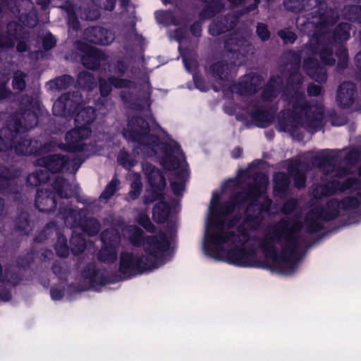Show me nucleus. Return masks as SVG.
I'll use <instances>...</instances> for the list:
<instances>
[{"label": "nucleus", "instance_id": "f257e3e1", "mask_svg": "<svg viewBox=\"0 0 361 361\" xmlns=\"http://www.w3.org/2000/svg\"><path fill=\"white\" fill-rule=\"evenodd\" d=\"M252 182L231 196L219 207L221 219L216 230L206 234L205 252L212 257L224 260L238 267H258L257 245L265 256L262 267L272 271L291 274L297 269L301 253L309 244L302 233L300 220L283 217L269 226L263 237L251 238L250 231L259 228L263 220L262 213L268 211L271 200L266 198L267 206L259 201L267 192V176L255 173Z\"/></svg>", "mask_w": 361, "mask_h": 361}, {"label": "nucleus", "instance_id": "f03ea898", "mask_svg": "<svg viewBox=\"0 0 361 361\" xmlns=\"http://www.w3.org/2000/svg\"><path fill=\"white\" fill-rule=\"evenodd\" d=\"M286 55L295 60L287 79L288 109L278 116V129L280 131L296 134L302 127L315 132L322 128L324 106L322 102H307L303 90H300L303 77L300 73V55L290 51Z\"/></svg>", "mask_w": 361, "mask_h": 361}, {"label": "nucleus", "instance_id": "7ed1b4c3", "mask_svg": "<svg viewBox=\"0 0 361 361\" xmlns=\"http://www.w3.org/2000/svg\"><path fill=\"white\" fill-rule=\"evenodd\" d=\"M54 116H69L77 112L75 118V128L65 135V143L59 145V148L69 152H91L94 146L87 142L92 135L90 125L95 121L96 109L91 106H84L83 99L79 91L63 94L53 104Z\"/></svg>", "mask_w": 361, "mask_h": 361}, {"label": "nucleus", "instance_id": "20e7f679", "mask_svg": "<svg viewBox=\"0 0 361 361\" xmlns=\"http://www.w3.org/2000/svg\"><path fill=\"white\" fill-rule=\"evenodd\" d=\"M40 110L39 102L31 97L23 96L20 102L19 111L11 114L6 126L0 130V152H11L18 155L37 154L41 143L25 138L23 134L38 123L36 110Z\"/></svg>", "mask_w": 361, "mask_h": 361}, {"label": "nucleus", "instance_id": "39448f33", "mask_svg": "<svg viewBox=\"0 0 361 361\" xmlns=\"http://www.w3.org/2000/svg\"><path fill=\"white\" fill-rule=\"evenodd\" d=\"M128 234L130 243L135 247L142 246L147 255L122 252L120 255L118 271L123 279H130L157 268L159 260L170 247L167 235L164 232L144 236L141 228L131 226L128 228Z\"/></svg>", "mask_w": 361, "mask_h": 361}, {"label": "nucleus", "instance_id": "423d86ee", "mask_svg": "<svg viewBox=\"0 0 361 361\" xmlns=\"http://www.w3.org/2000/svg\"><path fill=\"white\" fill-rule=\"evenodd\" d=\"M334 23L326 24L322 28H316L313 33L307 32L312 37L308 44L305 46L307 54L318 56L321 62L329 66L336 64V56L338 59L337 66L340 69L345 68L348 61L347 49L342 44L349 39L350 35V25L341 23L335 28L333 34L328 32V27Z\"/></svg>", "mask_w": 361, "mask_h": 361}, {"label": "nucleus", "instance_id": "0eeeda50", "mask_svg": "<svg viewBox=\"0 0 361 361\" xmlns=\"http://www.w3.org/2000/svg\"><path fill=\"white\" fill-rule=\"evenodd\" d=\"M101 98L96 104L97 110L103 115L106 114L114 106L112 100L107 97L112 91V87L116 89H125L120 92L122 102L130 109L141 110L147 104L149 94L141 95L140 92H135L137 83L133 80L111 75L107 79L99 80Z\"/></svg>", "mask_w": 361, "mask_h": 361}, {"label": "nucleus", "instance_id": "6e6552de", "mask_svg": "<svg viewBox=\"0 0 361 361\" xmlns=\"http://www.w3.org/2000/svg\"><path fill=\"white\" fill-rule=\"evenodd\" d=\"M283 79L280 75H271L263 89L259 99L252 100L248 108L250 116L254 124L259 128H267L271 125L274 118V111L268 109L267 102H272L282 90Z\"/></svg>", "mask_w": 361, "mask_h": 361}, {"label": "nucleus", "instance_id": "1a4fd4ad", "mask_svg": "<svg viewBox=\"0 0 361 361\" xmlns=\"http://www.w3.org/2000/svg\"><path fill=\"white\" fill-rule=\"evenodd\" d=\"M123 135L128 141L135 144L133 147L135 154L143 153L147 157L156 154L154 147L159 145V138L149 133V124L143 118L134 116L130 118L123 129Z\"/></svg>", "mask_w": 361, "mask_h": 361}, {"label": "nucleus", "instance_id": "9d476101", "mask_svg": "<svg viewBox=\"0 0 361 361\" xmlns=\"http://www.w3.org/2000/svg\"><path fill=\"white\" fill-rule=\"evenodd\" d=\"M166 150L168 154L163 160V164L166 169L173 171L174 180L171 181V188L175 195H179L184 190L189 176L188 164L180 146L176 142L168 144Z\"/></svg>", "mask_w": 361, "mask_h": 361}, {"label": "nucleus", "instance_id": "9b49d317", "mask_svg": "<svg viewBox=\"0 0 361 361\" xmlns=\"http://www.w3.org/2000/svg\"><path fill=\"white\" fill-rule=\"evenodd\" d=\"M301 4L302 12L311 11L307 14V21L302 23L304 29L322 28L339 18L338 12L327 9L326 3L322 0H302Z\"/></svg>", "mask_w": 361, "mask_h": 361}, {"label": "nucleus", "instance_id": "f8f14e48", "mask_svg": "<svg viewBox=\"0 0 361 361\" xmlns=\"http://www.w3.org/2000/svg\"><path fill=\"white\" fill-rule=\"evenodd\" d=\"M85 159L81 156L70 158L66 155L52 154L37 159L35 164L44 167L49 173H59L66 170L69 173H75Z\"/></svg>", "mask_w": 361, "mask_h": 361}, {"label": "nucleus", "instance_id": "ddd939ff", "mask_svg": "<svg viewBox=\"0 0 361 361\" xmlns=\"http://www.w3.org/2000/svg\"><path fill=\"white\" fill-rule=\"evenodd\" d=\"M29 32L17 22L11 21L7 24L4 34L0 33V49H11L18 42L17 51L25 52L29 48Z\"/></svg>", "mask_w": 361, "mask_h": 361}, {"label": "nucleus", "instance_id": "4468645a", "mask_svg": "<svg viewBox=\"0 0 361 361\" xmlns=\"http://www.w3.org/2000/svg\"><path fill=\"white\" fill-rule=\"evenodd\" d=\"M142 170L149 185L152 188V190L147 191L144 196V203L149 204L153 202L163 200L166 181L162 172L149 163H144L142 164Z\"/></svg>", "mask_w": 361, "mask_h": 361}, {"label": "nucleus", "instance_id": "2eb2a0df", "mask_svg": "<svg viewBox=\"0 0 361 361\" xmlns=\"http://www.w3.org/2000/svg\"><path fill=\"white\" fill-rule=\"evenodd\" d=\"M361 186V180L357 178H348L343 182L331 180L322 185H317L312 190L314 199L321 200L325 197H330L338 191L358 190Z\"/></svg>", "mask_w": 361, "mask_h": 361}, {"label": "nucleus", "instance_id": "dca6fc26", "mask_svg": "<svg viewBox=\"0 0 361 361\" xmlns=\"http://www.w3.org/2000/svg\"><path fill=\"white\" fill-rule=\"evenodd\" d=\"M338 161V157L330 154L316 155L312 158V164L325 175L336 178H343L348 176L349 174L348 169L344 166H337Z\"/></svg>", "mask_w": 361, "mask_h": 361}, {"label": "nucleus", "instance_id": "f3484780", "mask_svg": "<svg viewBox=\"0 0 361 361\" xmlns=\"http://www.w3.org/2000/svg\"><path fill=\"white\" fill-rule=\"evenodd\" d=\"M75 49L82 52L81 56L82 65L90 70L97 69L102 62L107 60V56L97 48L90 47L82 41H77L74 43Z\"/></svg>", "mask_w": 361, "mask_h": 361}, {"label": "nucleus", "instance_id": "a211bd4d", "mask_svg": "<svg viewBox=\"0 0 361 361\" xmlns=\"http://www.w3.org/2000/svg\"><path fill=\"white\" fill-rule=\"evenodd\" d=\"M263 82L264 79L261 75L251 73L245 75L238 82L233 84L231 90L240 96L249 97L257 92Z\"/></svg>", "mask_w": 361, "mask_h": 361}, {"label": "nucleus", "instance_id": "6ab92c4d", "mask_svg": "<svg viewBox=\"0 0 361 361\" xmlns=\"http://www.w3.org/2000/svg\"><path fill=\"white\" fill-rule=\"evenodd\" d=\"M358 93L355 85L351 82H343L338 88L336 102L342 108L353 106L355 109H361L357 100Z\"/></svg>", "mask_w": 361, "mask_h": 361}, {"label": "nucleus", "instance_id": "aec40b11", "mask_svg": "<svg viewBox=\"0 0 361 361\" xmlns=\"http://www.w3.org/2000/svg\"><path fill=\"white\" fill-rule=\"evenodd\" d=\"M83 38L92 44L107 46L114 41L115 35L103 27L92 26L84 30Z\"/></svg>", "mask_w": 361, "mask_h": 361}, {"label": "nucleus", "instance_id": "412c9836", "mask_svg": "<svg viewBox=\"0 0 361 361\" xmlns=\"http://www.w3.org/2000/svg\"><path fill=\"white\" fill-rule=\"evenodd\" d=\"M224 47L226 51L233 54L232 58L240 60L239 56H245L248 54H253V47L245 37H238L237 34L227 39Z\"/></svg>", "mask_w": 361, "mask_h": 361}, {"label": "nucleus", "instance_id": "4be33fe9", "mask_svg": "<svg viewBox=\"0 0 361 361\" xmlns=\"http://www.w3.org/2000/svg\"><path fill=\"white\" fill-rule=\"evenodd\" d=\"M87 216L85 209H73L69 207H59V216L63 220L64 224L71 228H80L84 218Z\"/></svg>", "mask_w": 361, "mask_h": 361}, {"label": "nucleus", "instance_id": "5701e85b", "mask_svg": "<svg viewBox=\"0 0 361 361\" xmlns=\"http://www.w3.org/2000/svg\"><path fill=\"white\" fill-rule=\"evenodd\" d=\"M23 4L26 6V11H22L21 9L16 8H9L19 20L28 27H34L38 23L37 15L34 10V4L31 0L23 1Z\"/></svg>", "mask_w": 361, "mask_h": 361}, {"label": "nucleus", "instance_id": "b1692460", "mask_svg": "<svg viewBox=\"0 0 361 361\" xmlns=\"http://www.w3.org/2000/svg\"><path fill=\"white\" fill-rule=\"evenodd\" d=\"M16 177V171L4 166H0V191L4 194L18 192Z\"/></svg>", "mask_w": 361, "mask_h": 361}, {"label": "nucleus", "instance_id": "393cba45", "mask_svg": "<svg viewBox=\"0 0 361 361\" xmlns=\"http://www.w3.org/2000/svg\"><path fill=\"white\" fill-rule=\"evenodd\" d=\"M55 193L48 190H38L35 197V207L41 212L49 213L56 207Z\"/></svg>", "mask_w": 361, "mask_h": 361}, {"label": "nucleus", "instance_id": "a878e982", "mask_svg": "<svg viewBox=\"0 0 361 361\" xmlns=\"http://www.w3.org/2000/svg\"><path fill=\"white\" fill-rule=\"evenodd\" d=\"M303 69L314 80L324 82L327 80V71L322 67L317 59L310 57L303 62Z\"/></svg>", "mask_w": 361, "mask_h": 361}, {"label": "nucleus", "instance_id": "bb28decb", "mask_svg": "<svg viewBox=\"0 0 361 361\" xmlns=\"http://www.w3.org/2000/svg\"><path fill=\"white\" fill-rule=\"evenodd\" d=\"M301 161L290 159L287 167L288 176L293 178L294 186L300 190L305 188L307 177L305 171L300 170Z\"/></svg>", "mask_w": 361, "mask_h": 361}, {"label": "nucleus", "instance_id": "cd10ccee", "mask_svg": "<svg viewBox=\"0 0 361 361\" xmlns=\"http://www.w3.org/2000/svg\"><path fill=\"white\" fill-rule=\"evenodd\" d=\"M82 276L87 280L91 286H104L107 280L104 277V271L96 269L94 263L87 264L83 269Z\"/></svg>", "mask_w": 361, "mask_h": 361}, {"label": "nucleus", "instance_id": "c85d7f7f", "mask_svg": "<svg viewBox=\"0 0 361 361\" xmlns=\"http://www.w3.org/2000/svg\"><path fill=\"white\" fill-rule=\"evenodd\" d=\"M236 65L235 61L231 63L220 61L212 65L209 70L212 76L216 80H226L228 79L231 72L235 69Z\"/></svg>", "mask_w": 361, "mask_h": 361}, {"label": "nucleus", "instance_id": "c756f323", "mask_svg": "<svg viewBox=\"0 0 361 361\" xmlns=\"http://www.w3.org/2000/svg\"><path fill=\"white\" fill-rule=\"evenodd\" d=\"M274 192L276 196L283 198L288 194L290 186V177L284 172H277L273 178Z\"/></svg>", "mask_w": 361, "mask_h": 361}, {"label": "nucleus", "instance_id": "7c9ffc66", "mask_svg": "<svg viewBox=\"0 0 361 361\" xmlns=\"http://www.w3.org/2000/svg\"><path fill=\"white\" fill-rule=\"evenodd\" d=\"M75 79L73 77L69 75H63L49 80L46 84V87L51 91H60L68 88L73 85Z\"/></svg>", "mask_w": 361, "mask_h": 361}, {"label": "nucleus", "instance_id": "2f4dec72", "mask_svg": "<svg viewBox=\"0 0 361 361\" xmlns=\"http://www.w3.org/2000/svg\"><path fill=\"white\" fill-rule=\"evenodd\" d=\"M207 3L206 6L200 13L202 19H209L221 11L224 8V4L221 0H201Z\"/></svg>", "mask_w": 361, "mask_h": 361}, {"label": "nucleus", "instance_id": "473e14b6", "mask_svg": "<svg viewBox=\"0 0 361 361\" xmlns=\"http://www.w3.org/2000/svg\"><path fill=\"white\" fill-rule=\"evenodd\" d=\"M78 14L81 19L90 21L96 20L101 16L100 9L92 2L80 6L78 8Z\"/></svg>", "mask_w": 361, "mask_h": 361}, {"label": "nucleus", "instance_id": "72a5a7b5", "mask_svg": "<svg viewBox=\"0 0 361 361\" xmlns=\"http://www.w3.org/2000/svg\"><path fill=\"white\" fill-rule=\"evenodd\" d=\"M52 188L56 193L61 198H69L73 195V190L69 182L62 177L58 176L52 183Z\"/></svg>", "mask_w": 361, "mask_h": 361}, {"label": "nucleus", "instance_id": "f704fd0d", "mask_svg": "<svg viewBox=\"0 0 361 361\" xmlns=\"http://www.w3.org/2000/svg\"><path fill=\"white\" fill-rule=\"evenodd\" d=\"M49 179V173L45 169H39L27 176L26 183L28 185L37 187L47 182Z\"/></svg>", "mask_w": 361, "mask_h": 361}, {"label": "nucleus", "instance_id": "c9c22d12", "mask_svg": "<svg viewBox=\"0 0 361 361\" xmlns=\"http://www.w3.org/2000/svg\"><path fill=\"white\" fill-rule=\"evenodd\" d=\"M61 8L65 10L68 15L67 24L69 29H71L74 31H77L80 29V22L76 16V11H78V8H76L75 6L71 4L70 1H66Z\"/></svg>", "mask_w": 361, "mask_h": 361}, {"label": "nucleus", "instance_id": "e433bc0d", "mask_svg": "<svg viewBox=\"0 0 361 361\" xmlns=\"http://www.w3.org/2000/svg\"><path fill=\"white\" fill-rule=\"evenodd\" d=\"M32 231V224L26 212L22 213L16 220L14 232L19 235H27Z\"/></svg>", "mask_w": 361, "mask_h": 361}, {"label": "nucleus", "instance_id": "4c0bfd02", "mask_svg": "<svg viewBox=\"0 0 361 361\" xmlns=\"http://www.w3.org/2000/svg\"><path fill=\"white\" fill-rule=\"evenodd\" d=\"M170 207L169 204L163 201L157 202L152 209V217L155 222L161 224L169 218Z\"/></svg>", "mask_w": 361, "mask_h": 361}, {"label": "nucleus", "instance_id": "58836bf2", "mask_svg": "<svg viewBox=\"0 0 361 361\" xmlns=\"http://www.w3.org/2000/svg\"><path fill=\"white\" fill-rule=\"evenodd\" d=\"M97 259L106 264L114 263L117 259V247L104 245L97 254Z\"/></svg>", "mask_w": 361, "mask_h": 361}, {"label": "nucleus", "instance_id": "ea45409f", "mask_svg": "<svg viewBox=\"0 0 361 361\" xmlns=\"http://www.w3.org/2000/svg\"><path fill=\"white\" fill-rule=\"evenodd\" d=\"M81 230L86 233L89 236H94L98 234L101 230L99 221L94 218L85 216L84 218Z\"/></svg>", "mask_w": 361, "mask_h": 361}, {"label": "nucleus", "instance_id": "a19ab883", "mask_svg": "<svg viewBox=\"0 0 361 361\" xmlns=\"http://www.w3.org/2000/svg\"><path fill=\"white\" fill-rule=\"evenodd\" d=\"M120 181L116 177L114 176L111 180L107 184L105 187L103 192L99 195V200L101 202H107L118 190L119 189Z\"/></svg>", "mask_w": 361, "mask_h": 361}, {"label": "nucleus", "instance_id": "79ce46f5", "mask_svg": "<svg viewBox=\"0 0 361 361\" xmlns=\"http://www.w3.org/2000/svg\"><path fill=\"white\" fill-rule=\"evenodd\" d=\"M96 80L94 75L87 71L80 72L77 78L78 87L85 90H92L96 86Z\"/></svg>", "mask_w": 361, "mask_h": 361}, {"label": "nucleus", "instance_id": "37998d69", "mask_svg": "<svg viewBox=\"0 0 361 361\" xmlns=\"http://www.w3.org/2000/svg\"><path fill=\"white\" fill-rule=\"evenodd\" d=\"M100 239L104 245H114L117 247L120 242V235L117 230L107 228L102 232Z\"/></svg>", "mask_w": 361, "mask_h": 361}, {"label": "nucleus", "instance_id": "c03bdc74", "mask_svg": "<svg viewBox=\"0 0 361 361\" xmlns=\"http://www.w3.org/2000/svg\"><path fill=\"white\" fill-rule=\"evenodd\" d=\"M71 250L75 255L81 254L86 247L85 238L81 234L73 233L71 239Z\"/></svg>", "mask_w": 361, "mask_h": 361}, {"label": "nucleus", "instance_id": "a18cd8bd", "mask_svg": "<svg viewBox=\"0 0 361 361\" xmlns=\"http://www.w3.org/2000/svg\"><path fill=\"white\" fill-rule=\"evenodd\" d=\"M2 273V267L0 264V300L6 302L11 298V294L8 287L15 286V283L10 280L6 279L3 276Z\"/></svg>", "mask_w": 361, "mask_h": 361}, {"label": "nucleus", "instance_id": "49530a36", "mask_svg": "<svg viewBox=\"0 0 361 361\" xmlns=\"http://www.w3.org/2000/svg\"><path fill=\"white\" fill-rule=\"evenodd\" d=\"M342 15L344 18L361 23V6H346L342 11Z\"/></svg>", "mask_w": 361, "mask_h": 361}, {"label": "nucleus", "instance_id": "de8ad7c7", "mask_svg": "<svg viewBox=\"0 0 361 361\" xmlns=\"http://www.w3.org/2000/svg\"><path fill=\"white\" fill-rule=\"evenodd\" d=\"M142 190V184L140 174L135 173L133 176V180L130 185V190L128 195L131 200H135L139 197Z\"/></svg>", "mask_w": 361, "mask_h": 361}, {"label": "nucleus", "instance_id": "09e8293b", "mask_svg": "<svg viewBox=\"0 0 361 361\" xmlns=\"http://www.w3.org/2000/svg\"><path fill=\"white\" fill-rule=\"evenodd\" d=\"M27 74L21 71H17L13 73L12 87L14 90L21 92L25 90L26 87L25 78Z\"/></svg>", "mask_w": 361, "mask_h": 361}, {"label": "nucleus", "instance_id": "8fccbe9b", "mask_svg": "<svg viewBox=\"0 0 361 361\" xmlns=\"http://www.w3.org/2000/svg\"><path fill=\"white\" fill-rule=\"evenodd\" d=\"M55 250L57 255L60 257H66L69 254V248L67 245V240L63 235H59Z\"/></svg>", "mask_w": 361, "mask_h": 361}, {"label": "nucleus", "instance_id": "3c124183", "mask_svg": "<svg viewBox=\"0 0 361 361\" xmlns=\"http://www.w3.org/2000/svg\"><path fill=\"white\" fill-rule=\"evenodd\" d=\"M118 163L126 169H130L135 164V160L124 150H121L117 158Z\"/></svg>", "mask_w": 361, "mask_h": 361}, {"label": "nucleus", "instance_id": "603ef678", "mask_svg": "<svg viewBox=\"0 0 361 361\" xmlns=\"http://www.w3.org/2000/svg\"><path fill=\"white\" fill-rule=\"evenodd\" d=\"M156 18L158 20L164 21V23L168 24L178 25L181 23L179 20L176 18L173 13L171 11L157 12Z\"/></svg>", "mask_w": 361, "mask_h": 361}, {"label": "nucleus", "instance_id": "864d4df0", "mask_svg": "<svg viewBox=\"0 0 361 361\" xmlns=\"http://www.w3.org/2000/svg\"><path fill=\"white\" fill-rule=\"evenodd\" d=\"M298 204L299 203L297 199L290 198L283 203L281 212L286 215L291 214L298 208Z\"/></svg>", "mask_w": 361, "mask_h": 361}, {"label": "nucleus", "instance_id": "5fc2aeb1", "mask_svg": "<svg viewBox=\"0 0 361 361\" xmlns=\"http://www.w3.org/2000/svg\"><path fill=\"white\" fill-rule=\"evenodd\" d=\"M90 1L100 10L111 11L116 6V0H90Z\"/></svg>", "mask_w": 361, "mask_h": 361}, {"label": "nucleus", "instance_id": "6e6d98bb", "mask_svg": "<svg viewBox=\"0 0 361 361\" xmlns=\"http://www.w3.org/2000/svg\"><path fill=\"white\" fill-rule=\"evenodd\" d=\"M138 224L146 231L150 233L155 232V226L150 221L149 218L145 214H140L137 219Z\"/></svg>", "mask_w": 361, "mask_h": 361}, {"label": "nucleus", "instance_id": "4d7b16f0", "mask_svg": "<svg viewBox=\"0 0 361 361\" xmlns=\"http://www.w3.org/2000/svg\"><path fill=\"white\" fill-rule=\"evenodd\" d=\"M302 0H284L285 8L293 13L302 12Z\"/></svg>", "mask_w": 361, "mask_h": 361}, {"label": "nucleus", "instance_id": "13d9d810", "mask_svg": "<svg viewBox=\"0 0 361 361\" xmlns=\"http://www.w3.org/2000/svg\"><path fill=\"white\" fill-rule=\"evenodd\" d=\"M42 47L45 51H49L56 44V39L50 32L44 35L42 39Z\"/></svg>", "mask_w": 361, "mask_h": 361}, {"label": "nucleus", "instance_id": "bf43d9fd", "mask_svg": "<svg viewBox=\"0 0 361 361\" xmlns=\"http://www.w3.org/2000/svg\"><path fill=\"white\" fill-rule=\"evenodd\" d=\"M257 36L263 42L267 41L270 37V32L266 24L258 23L256 30Z\"/></svg>", "mask_w": 361, "mask_h": 361}, {"label": "nucleus", "instance_id": "052dcab7", "mask_svg": "<svg viewBox=\"0 0 361 361\" xmlns=\"http://www.w3.org/2000/svg\"><path fill=\"white\" fill-rule=\"evenodd\" d=\"M278 35L286 44L293 43L297 39L295 33L288 30H279L278 32Z\"/></svg>", "mask_w": 361, "mask_h": 361}, {"label": "nucleus", "instance_id": "680f3d73", "mask_svg": "<svg viewBox=\"0 0 361 361\" xmlns=\"http://www.w3.org/2000/svg\"><path fill=\"white\" fill-rule=\"evenodd\" d=\"M56 224L54 222L49 223L44 231L41 232L37 237L35 238V242L41 243L44 240L47 238V235L50 234L51 232V229L56 227Z\"/></svg>", "mask_w": 361, "mask_h": 361}, {"label": "nucleus", "instance_id": "e2e57ef3", "mask_svg": "<svg viewBox=\"0 0 361 361\" xmlns=\"http://www.w3.org/2000/svg\"><path fill=\"white\" fill-rule=\"evenodd\" d=\"M53 273L58 276L59 279H63L66 276V269L61 264V263L56 262L51 267Z\"/></svg>", "mask_w": 361, "mask_h": 361}, {"label": "nucleus", "instance_id": "0e129e2a", "mask_svg": "<svg viewBox=\"0 0 361 361\" xmlns=\"http://www.w3.org/2000/svg\"><path fill=\"white\" fill-rule=\"evenodd\" d=\"M128 64L122 60L117 61L114 65V72L120 75H123L128 71Z\"/></svg>", "mask_w": 361, "mask_h": 361}, {"label": "nucleus", "instance_id": "69168bd1", "mask_svg": "<svg viewBox=\"0 0 361 361\" xmlns=\"http://www.w3.org/2000/svg\"><path fill=\"white\" fill-rule=\"evenodd\" d=\"M307 93L310 97L319 96L322 93V87L314 83H311L307 87Z\"/></svg>", "mask_w": 361, "mask_h": 361}, {"label": "nucleus", "instance_id": "338daca9", "mask_svg": "<svg viewBox=\"0 0 361 361\" xmlns=\"http://www.w3.org/2000/svg\"><path fill=\"white\" fill-rule=\"evenodd\" d=\"M11 94H12V92L6 87V83L0 82V101L9 97Z\"/></svg>", "mask_w": 361, "mask_h": 361}, {"label": "nucleus", "instance_id": "774afa93", "mask_svg": "<svg viewBox=\"0 0 361 361\" xmlns=\"http://www.w3.org/2000/svg\"><path fill=\"white\" fill-rule=\"evenodd\" d=\"M190 31L195 37H200L202 35V25L200 22H195L190 26Z\"/></svg>", "mask_w": 361, "mask_h": 361}]
</instances>
